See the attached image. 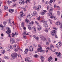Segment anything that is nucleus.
<instances>
[{"mask_svg": "<svg viewBox=\"0 0 62 62\" xmlns=\"http://www.w3.org/2000/svg\"><path fill=\"white\" fill-rule=\"evenodd\" d=\"M12 3V2L9 0H8L7 2V3L8 4H10V3Z\"/></svg>", "mask_w": 62, "mask_h": 62, "instance_id": "obj_23", "label": "nucleus"}, {"mask_svg": "<svg viewBox=\"0 0 62 62\" xmlns=\"http://www.w3.org/2000/svg\"><path fill=\"white\" fill-rule=\"evenodd\" d=\"M32 29L34 30L35 29H36V28H35L34 27H32Z\"/></svg>", "mask_w": 62, "mask_h": 62, "instance_id": "obj_64", "label": "nucleus"}, {"mask_svg": "<svg viewBox=\"0 0 62 62\" xmlns=\"http://www.w3.org/2000/svg\"><path fill=\"white\" fill-rule=\"evenodd\" d=\"M8 47L9 48H10V49H13V47H12V46H11L10 45H8Z\"/></svg>", "mask_w": 62, "mask_h": 62, "instance_id": "obj_17", "label": "nucleus"}, {"mask_svg": "<svg viewBox=\"0 0 62 62\" xmlns=\"http://www.w3.org/2000/svg\"><path fill=\"white\" fill-rule=\"evenodd\" d=\"M40 58L41 60V62H43L44 61V57H43V56H41L40 57Z\"/></svg>", "mask_w": 62, "mask_h": 62, "instance_id": "obj_16", "label": "nucleus"}, {"mask_svg": "<svg viewBox=\"0 0 62 62\" xmlns=\"http://www.w3.org/2000/svg\"><path fill=\"white\" fill-rule=\"evenodd\" d=\"M29 51L30 52H33V48L32 46H30L29 48Z\"/></svg>", "mask_w": 62, "mask_h": 62, "instance_id": "obj_9", "label": "nucleus"}, {"mask_svg": "<svg viewBox=\"0 0 62 62\" xmlns=\"http://www.w3.org/2000/svg\"><path fill=\"white\" fill-rule=\"evenodd\" d=\"M53 11V9H50V10H49V13H48V15H49V16H51V15H53V13H51V12Z\"/></svg>", "mask_w": 62, "mask_h": 62, "instance_id": "obj_5", "label": "nucleus"}, {"mask_svg": "<svg viewBox=\"0 0 62 62\" xmlns=\"http://www.w3.org/2000/svg\"><path fill=\"white\" fill-rule=\"evenodd\" d=\"M61 53L60 52H59L58 53V55H57V57H60L61 56Z\"/></svg>", "mask_w": 62, "mask_h": 62, "instance_id": "obj_25", "label": "nucleus"}, {"mask_svg": "<svg viewBox=\"0 0 62 62\" xmlns=\"http://www.w3.org/2000/svg\"><path fill=\"white\" fill-rule=\"evenodd\" d=\"M53 2V0H50L49 1L50 4H49V5H51V4Z\"/></svg>", "mask_w": 62, "mask_h": 62, "instance_id": "obj_24", "label": "nucleus"}, {"mask_svg": "<svg viewBox=\"0 0 62 62\" xmlns=\"http://www.w3.org/2000/svg\"><path fill=\"white\" fill-rule=\"evenodd\" d=\"M31 23V24H34V21H32L31 22V23Z\"/></svg>", "mask_w": 62, "mask_h": 62, "instance_id": "obj_50", "label": "nucleus"}, {"mask_svg": "<svg viewBox=\"0 0 62 62\" xmlns=\"http://www.w3.org/2000/svg\"><path fill=\"white\" fill-rule=\"evenodd\" d=\"M41 38V40L44 41V40H45L46 39V38H44V37L42 36V37H40Z\"/></svg>", "mask_w": 62, "mask_h": 62, "instance_id": "obj_11", "label": "nucleus"}, {"mask_svg": "<svg viewBox=\"0 0 62 62\" xmlns=\"http://www.w3.org/2000/svg\"><path fill=\"white\" fill-rule=\"evenodd\" d=\"M20 13L21 14H20V17H23V12H20Z\"/></svg>", "mask_w": 62, "mask_h": 62, "instance_id": "obj_20", "label": "nucleus"}, {"mask_svg": "<svg viewBox=\"0 0 62 62\" xmlns=\"http://www.w3.org/2000/svg\"><path fill=\"white\" fill-rule=\"evenodd\" d=\"M14 51H15V52H16L17 51V49L16 48H15L14 49Z\"/></svg>", "mask_w": 62, "mask_h": 62, "instance_id": "obj_48", "label": "nucleus"}, {"mask_svg": "<svg viewBox=\"0 0 62 62\" xmlns=\"http://www.w3.org/2000/svg\"><path fill=\"white\" fill-rule=\"evenodd\" d=\"M4 57L5 59H9V58L8 57H7L6 56H4Z\"/></svg>", "mask_w": 62, "mask_h": 62, "instance_id": "obj_28", "label": "nucleus"}, {"mask_svg": "<svg viewBox=\"0 0 62 62\" xmlns=\"http://www.w3.org/2000/svg\"><path fill=\"white\" fill-rule=\"evenodd\" d=\"M40 17L39 16L37 18V20H38V21H40Z\"/></svg>", "mask_w": 62, "mask_h": 62, "instance_id": "obj_44", "label": "nucleus"}, {"mask_svg": "<svg viewBox=\"0 0 62 62\" xmlns=\"http://www.w3.org/2000/svg\"><path fill=\"white\" fill-rule=\"evenodd\" d=\"M47 8L48 10L49 9V6H48L47 7Z\"/></svg>", "mask_w": 62, "mask_h": 62, "instance_id": "obj_53", "label": "nucleus"}, {"mask_svg": "<svg viewBox=\"0 0 62 62\" xmlns=\"http://www.w3.org/2000/svg\"><path fill=\"white\" fill-rule=\"evenodd\" d=\"M35 23H36V24H37V25H38H38H39V22H37V21H35Z\"/></svg>", "mask_w": 62, "mask_h": 62, "instance_id": "obj_36", "label": "nucleus"}, {"mask_svg": "<svg viewBox=\"0 0 62 62\" xmlns=\"http://www.w3.org/2000/svg\"><path fill=\"white\" fill-rule=\"evenodd\" d=\"M46 43L47 45H49V43L48 42H46Z\"/></svg>", "mask_w": 62, "mask_h": 62, "instance_id": "obj_63", "label": "nucleus"}, {"mask_svg": "<svg viewBox=\"0 0 62 62\" xmlns=\"http://www.w3.org/2000/svg\"><path fill=\"white\" fill-rule=\"evenodd\" d=\"M12 35H12V37H14V35H15L13 33H12Z\"/></svg>", "mask_w": 62, "mask_h": 62, "instance_id": "obj_60", "label": "nucleus"}, {"mask_svg": "<svg viewBox=\"0 0 62 62\" xmlns=\"http://www.w3.org/2000/svg\"><path fill=\"white\" fill-rule=\"evenodd\" d=\"M47 40H48V41H49V42H51V40H50V38H47Z\"/></svg>", "mask_w": 62, "mask_h": 62, "instance_id": "obj_35", "label": "nucleus"}, {"mask_svg": "<svg viewBox=\"0 0 62 62\" xmlns=\"http://www.w3.org/2000/svg\"><path fill=\"white\" fill-rule=\"evenodd\" d=\"M18 57H20L22 58V57H21V55L20 54H19L18 55Z\"/></svg>", "mask_w": 62, "mask_h": 62, "instance_id": "obj_58", "label": "nucleus"}, {"mask_svg": "<svg viewBox=\"0 0 62 62\" xmlns=\"http://www.w3.org/2000/svg\"><path fill=\"white\" fill-rule=\"evenodd\" d=\"M33 14H34V15L35 16H37V15H38V14L37 13V12H36V11H34L33 12Z\"/></svg>", "mask_w": 62, "mask_h": 62, "instance_id": "obj_15", "label": "nucleus"}, {"mask_svg": "<svg viewBox=\"0 0 62 62\" xmlns=\"http://www.w3.org/2000/svg\"><path fill=\"white\" fill-rule=\"evenodd\" d=\"M24 22H22L21 23V27H24Z\"/></svg>", "mask_w": 62, "mask_h": 62, "instance_id": "obj_19", "label": "nucleus"}, {"mask_svg": "<svg viewBox=\"0 0 62 62\" xmlns=\"http://www.w3.org/2000/svg\"><path fill=\"white\" fill-rule=\"evenodd\" d=\"M41 15H44L45 14V12H41Z\"/></svg>", "mask_w": 62, "mask_h": 62, "instance_id": "obj_33", "label": "nucleus"}, {"mask_svg": "<svg viewBox=\"0 0 62 62\" xmlns=\"http://www.w3.org/2000/svg\"><path fill=\"white\" fill-rule=\"evenodd\" d=\"M7 24V22H5V21H4L3 22V24L4 25H6V24Z\"/></svg>", "mask_w": 62, "mask_h": 62, "instance_id": "obj_47", "label": "nucleus"}, {"mask_svg": "<svg viewBox=\"0 0 62 62\" xmlns=\"http://www.w3.org/2000/svg\"><path fill=\"white\" fill-rule=\"evenodd\" d=\"M30 59V58H29V57H26L25 58V61H26V60L27 61V60H29V59Z\"/></svg>", "mask_w": 62, "mask_h": 62, "instance_id": "obj_26", "label": "nucleus"}, {"mask_svg": "<svg viewBox=\"0 0 62 62\" xmlns=\"http://www.w3.org/2000/svg\"><path fill=\"white\" fill-rule=\"evenodd\" d=\"M31 23H29V24L28 26V29L30 30H32V28L31 27Z\"/></svg>", "mask_w": 62, "mask_h": 62, "instance_id": "obj_10", "label": "nucleus"}, {"mask_svg": "<svg viewBox=\"0 0 62 62\" xmlns=\"http://www.w3.org/2000/svg\"><path fill=\"white\" fill-rule=\"evenodd\" d=\"M25 21L26 22V23H29V20L28 19H25Z\"/></svg>", "mask_w": 62, "mask_h": 62, "instance_id": "obj_30", "label": "nucleus"}, {"mask_svg": "<svg viewBox=\"0 0 62 62\" xmlns=\"http://www.w3.org/2000/svg\"><path fill=\"white\" fill-rule=\"evenodd\" d=\"M0 26L2 28V29H3V28H4V26L2 24L0 25Z\"/></svg>", "mask_w": 62, "mask_h": 62, "instance_id": "obj_29", "label": "nucleus"}, {"mask_svg": "<svg viewBox=\"0 0 62 62\" xmlns=\"http://www.w3.org/2000/svg\"><path fill=\"white\" fill-rule=\"evenodd\" d=\"M57 14L58 15H59L60 14V12L59 11H58L57 12Z\"/></svg>", "mask_w": 62, "mask_h": 62, "instance_id": "obj_40", "label": "nucleus"}, {"mask_svg": "<svg viewBox=\"0 0 62 62\" xmlns=\"http://www.w3.org/2000/svg\"><path fill=\"white\" fill-rule=\"evenodd\" d=\"M4 8L5 10H6V9H8V7L7 6H4Z\"/></svg>", "mask_w": 62, "mask_h": 62, "instance_id": "obj_27", "label": "nucleus"}, {"mask_svg": "<svg viewBox=\"0 0 62 62\" xmlns=\"http://www.w3.org/2000/svg\"><path fill=\"white\" fill-rule=\"evenodd\" d=\"M14 35H16V36H17V35H18V33L16 32H15Z\"/></svg>", "mask_w": 62, "mask_h": 62, "instance_id": "obj_42", "label": "nucleus"}, {"mask_svg": "<svg viewBox=\"0 0 62 62\" xmlns=\"http://www.w3.org/2000/svg\"><path fill=\"white\" fill-rule=\"evenodd\" d=\"M49 59H51V60H52L53 59V58L51 56H50L49 57Z\"/></svg>", "mask_w": 62, "mask_h": 62, "instance_id": "obj_52", "label": "nucleus"}, {"mask_svg": "<svg viewBox=\"0 0 62 62\" xmlns=\"http://www.w3.org/2000/svg\"><path fill=\"white\" fill-rule=\"evenodd\" d=\"M12 23H13V25H15V24L14 23V21H13V22H12Z\"/></svg>", "mask_w": 62, "mask_h": 62, "instance_id": "obj_57", "label": "nucleus"}, {"mask_svg": "<svg viewBox=\"0 0 62 62\" xmlns=\"http://www.w3.org/2000/svg\"><path fill=\"white\" fill-rule=\"evenodd\" d=\"M40 8H41V6L40 5L38 6L36 8V10L39 11V9H40Z\"/></svg>", "mask_w": 62, "mask_h": 62, "instance_id": "obj_7", "label": "nucleus"}, {"mask_svg": "<svg viewBox=\"0 0 62 62\" xmlns=\"http://www.w3.org/2000/svg\"><path fill=\"white\" fill-rule=\"evenodd\" d=\"M7 31H6V33H7V34H8V37H9V38H10L11 37V36L10 35V33H11V31L10 30V29L9 27H8L7 28Z\"/></svg>", "mask_w": 62, "mask_h": 62, "instance_id": "obj_1", "label": "nucleus"}, {"mask_svg": "<svg viewBox=\"0 0 62 62\" xmlns=\"http://www.w3.org/2000/svg\"><path fill=\"white\" fill-rule=\"evenodd\" d=\"M61 42H59L56 45V46L57 48H59L61 46Z\"/></svg>", "mask_w": 62, "mask_h": 62, "instance_id": "obj_8", "label": "nucleus"}, {"mask_svg": "<svg viewBox=\"0 0 62 62\" xmlns=\"http://www.w3.org/2000/svg\"><path fill=\"white\" fill-rule=\"evenodd\" d=\"M5 52V51L4 50L3 51V52H2V54H4V53Z\"/></svg>", "mask_w": 62, "mask_h": 62, "instance_id": "obj_54", "label": "nucleus"}, {"mask_svg": "<svg viewBox=\"0 0 62 62\" xmlns=\"http://www.w3.org/2000/svg\"><path fill=\"white\" fill-rule=\"evenodd\" d=\"M58 54V52H56L55 53V54H56V55H57V54Z\"/></svg>", "mask_w": 62, "mask_h": 62, "instance_id": "obj_55", "label": "nucleus"}, {"mask_svg": "<svg viewBox=\"0 0 62 62\" xmlns=\"http://www.w3.org/2000/svg\"><path fill=\"white\" fill-rule=\"evenodd\" d=\"M51 35L52 36H55V37L56 38H58V37L55 33V31L53 30L52 31Z\"/></svg>", "mask_w": 62, "mask_h": 62, "instance_id": "obj_2", "label": "nucleus"}, {"mask_svg": "<svg viewBox=\"0 0 62 62\" xmlns=\"http://www.w3.org/2000/svg\"><path fill=\"white\" fill-rule=\"evenodd\" d=\"M19 3L20 5H21L22 4V0H19Z\"/></svg>", "mask_w": 62, "mask_h": 62, "instance_id": "obj_21", "label": "nucleus"}, {"mask_svg": "<svg viewBox=\"0 0 62 62\" xmlns=\"http://www.w3.org/2000/svg\"><path fill=\"white\" fill-rule=\"evenodd\" d=\"M35 39L36 40H39V37H36L35 38Z\"/></svg>", "mask_w": 62, "mask_h": 62, "instance_id": "obj_39", "label": "nucleus"}, {"mask_svg": "<svg viewBox=\"0 0 62 62\" xmlns=\"http://www.w3.org/2000/svg\"><path fill=\"white\" fill-rule=\"evenodd\" d=\"M29 50L27 48H26L24 52V53L25 54H27V52H28V51Z\"/></svg>", "mask_w": 62, "mask_h": 62, "instance_id": "obj_12", "label": "nucleus"}, {"mask_svg": "<svg viewBox=\"0 0 62 62\" xmlns=\"http://www.w3.org/2000/svg\"><path fill=\"white\" fill-rule=\"evenodd\" d=\"M23 36V38L24 39H26V36L25 35H24Z\"/></svg>", "mask_w": 62, "mask_h": 62, "instance_id": "obj_61", "label": "nucleus"}, {"mask_svg": "<svg viewBox=\"0 0 62 62\" xmlns=\"http://www.w3.org/2000/svg\"><path fill=\"white\" fill-rule=\"evenodd\" d=\"M17 5V4L16 3H14L13 5V7H16Z\"/></svg>", "mask_w": 62, "mask_h": 62, "instance_id": "obj_43", "label": "nucleus"}, {"mask_svg": "<svg viewBox=\"0 0 62 62\" xmlns=\"http://www.w3.org/2000/svg\"><path fill=\"white\" fill-rule=\"evenodd\" d=\"M21 8L22 9H23V10H24V11H25V8H23V7H22Z\"/></svg>", "mask_w": 62, "mask_h": 62, "instance_id": "obj_49", "label": "nucleus"}, {"mask_svg": "<svg viewBox=\"0 0 62 62\" xmlns=\"http://www.w3.org/2000/svg\"><path fill=\"white\" fill-rule=\"evenodd\" d=\"M60 28L62 29V23L61 24Z\"/></svg>", "mask_w": 62, "mask_h": 62, "instance_id": "obj_62", "label": "nucleus"}, {"mask_svg": "<svg viewBox=\"0 0 62 62\" xmlns=\"http://www.w3.org/2000/svg\"><path fill=\"white\" fill-rule=\"evenodd\" d=\"M10 41L11 43H12V44L15 43V40H14V39L12 38H10Z\"/></svg>", "mask_w": 62, "mask_h": 62, "instance_id": "obj_6", "label": "nucleus"}, {"mask_svg": "<svg viewBox=\"0 0 62 62\" xmlns=\"http://www.w3.org/2000/svg\"><path fill=\"white\" fill-rule=\"evenodd\" d=\"M53 15L54 14H53V15H51V16L50 17V18H51V19H53V18H54V16H53Z\"/></svg>", "mask_w": 62, "mask_h": 62, "instance_id": "obj_31", "label": "nucleus"}, {"mask_svg": "<svg viewBox=\"0 0 62 62\" xmlns=\"http://www.w3.org/2000/svg\"><path fill=\"white\" fill-rule=\"evenodd\" d=\"M27 17L29 19H30V15L29 14L27 16Z\"/></svg>", "mask_w": 62, "mask_h": 62, "instance_id": "obj_32", "label": "nucleus"}, {"mask_svg": "<svg viewBox=\"0 0 62 62\" xmlns=\"http://www.w3.org/2000/svg\"><path fill=\"white\" fill-rule=\"evenodd\" d=\"M38 46L39 48H40V49H42V47H41V45H38Z\"/></svg>", "mask_w": 62, "mask_h": 62, "instance_id": "obj_34", "label": "nucleus"}, {"mask_svg": "<svg viewBox=\"0 0 62 62\" xmlns=\"http://www.w3.org/2000/svg\"><path fill=\"white\" fill-rule=\"evenodd\" d=\"M38 27H39V28H38V30L40 31V30L41 29V26L40 25H38Z\"/></svg>", "mask_w": 62, "mask_h": 62, "instance_id": "obj_13", "label": "nucleus"}, {"mask_svg": "<svg viewBox=\"0 0 62 62\" xmlns=\"http://www.w3.org/2000/svg\"><path fill=\"white\" fill-rule=\"evenodd\" d=\"M28 62H33V61L32 60H29L27 61Z\"/></svg>", "mask_w": 62, "mask_h": 62, "instance_id": "obj_38", "label": "nucleus"}, {"mask_svg": "<svg viewBox=\"0 0 62 62\" xmlns=\"http://www.w3.org/2000/svg\"><path fill=\"white\" fill-rule=\"evenodd\" d=\"M9 23L10 24H12V23L11 22V19H9Z\"/></svg>", "mask_w": 62, "mask_h": 62, "instance_id": "obj_37", "label": "nucleus"}, {"mask_svg": "<svg viewBox=\"0 0 62 62\" xmlns=\"http://www.w3.org/2000/svg\"><path fill=\"white\" fill-rule=\"evenodd\" d=\"M36 31V29H35L33 31H32V33H35Z\"/></svg>", "mask_w": 62, "mask_h": 62, "instance_id": "obj_56", "label": "nucleus"}, {"mask_svg": "<svg viewBox=\"0 0 62 62\" xmlns=\"http://www.w3.org/2000/svg\"><path fill=\"white\" fill-rule=\"evenodd\" d=\"M40 22L42 23H43L44 24H43V25H44L45 27H48V25H47V21L42 20Z\"/></svg>", "mask_w": 62, "mask_h": 62, "instance_id": "obj_3", "label": "nucleus"}, {"mask_svg": "<svg viewBox=\"0 0 62 62\" xmlns=\"http://www.w3.org/2000/svg\"><path fill=\"white\" fill-rule=\"evenodd\" d=\"M54 48V46H53V45H51L50 46V50L51 51L53 50V48Z\"/></svg>", "mask_w": 62, "mask_h": 62, "instance_id": "obj_18", "label": "nucleus"}, {"mask_svg": "<svg viewBox=\"0 0 62 62\" xmlns=\"http://www.w3.org/2000/svg\"><path fill=\"white\" fill-rule=\"evenodd\" d=\"M26 32L25 31L23 33V36L24 35L25 36V35H26Z\"/></svg>", "mask_w": 62, "mask_h": 62, "instance_id": "obj_41", "label": "nucleus"}, {"mask_svg": "<svg viewBox=\"0 0 62 62\" xmlns=\"http://www.w3.org/2000/svg\"><path fill=\"white\" fill-rule=\"evenodd\" d=\"M18 55V54L17 53H14L13 54H12L11 55V56L12 57V58L14 59H15Z\"/></svg>", "mask_w": 62, "mask_h": 62, "instance_id": "obj_4", "label": "nucleus"}, {"mask_svg": "<svg viewBox=\"0 0 62 62\" xmlns=\"http://www.w3.org/2000/svg\"><path fill=\"white\" fill-rule=\"evenodd\" d=\"M45 32H48V29H46L45 30Z\"/></svg>", "mask_w": 62, "mask_h": 62, "instance_id": "obj_46", "label": "nucleus"}, {"mask_svg": "<svg viewBox=\"0 0 62 62\" xmlns=\"http://www.w3.org/2000/svg\"><path fill=\"white\" fill-rule=\"evenodd\" d=\"M20 47H19V46H17V49H18V50H20Z\"/></svg>", "mask_w": 62, "mask_h": 62, "instance_id": "obj_59", "label": "nucleus"}, {"mask_svg": "<svg viewBox=\"0 0 62 62\" xmlns=\"http://www.w3.org/2000/svg\"><path fill=\"white\" fill-rule=\"evenodd\" d=\"M56 50L55 49H54V50H52L51 51L53 52H55L56 51Z\"/></svg>", "mask_w": 62, "mask_h": 62, "instance_id": "obj_45", "label": "nucleus"}, {"mask_svg": "<svg viewBox=\"0 0 62 62\" xmlns=\"http://www.w3.org/2000/svg\"><path fill=\"white\" fill-rule=\"evenodd\" d=\"M38 56V55L37 54L35 55L34 56V57L36 58Z\"/></svg>", "mask_w": 62, "mask_h": 62, "instance_id": "obj_51", "label": "nucleus"}, {"mask_svg": "<svg viewBox=\"0 0 62 62\" xmlns=\"http://www.w3.org/2000/svg\"><path fill=\"white\" fill-rule=\"evenodd\" d=\"M61 24V23H60V22L59 21H57V23L56 24V25H60Z\"/></svg>", "mask_w": 62, "mask_h": 62, "instance_id": "obj_22", "label": "nucleus"}, {"mask_svg": "<svg viewBox=\"0 0 62 62\" xmlns=\"http://www.w3.org/2000/svg\"><path fill=\"white\" fill-rule=\"evenodd\" d=\"M44 50L40 49V48H38V52H44Z\"/></svg>", "mask_w": 62, "mask_h": 62, "instance_id": "obj_14", "label": "nucleus"}]
</instances>
